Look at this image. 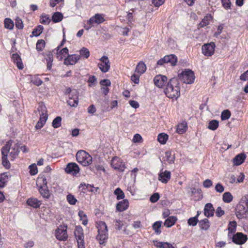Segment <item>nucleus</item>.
Wrapping results in <instances>:
<instances>
[{"label":"nucleus","mask_w":248,"mask_h":248,"mask_svg":"<svg viewBox=\"0 0 248 248\" xmlns=\"http://www.w3.org/2000/svg\"><path fill=\"white\" fill-rule=\"evenodd\" d=\"M164 93L167 96L171 99H177L180 95V86L178 79L177 78H171L168 82L164 90Z\"/></svg>","instance_id":"f257e3e1"},{"label":"nucleus","mask_w":248,"mask_h":248,"mask_svg":"<svg viewBox=\"0 0 248 248\" xmlns=\"http://www.w3.org/2000/svg\"><path fill=\"white\" fill-rule=\"evenodd\" d=\"M19 144L12 140H10L6 142L4 146L1 148V151L5 150L7 151L6 155L9 154V157L11 160H14L16 158L19 153Z\"/></svg>","instance_id":"f03ea898"},{"label":"nucleus","mask_w":248,"mask_h":248,"mask_svg":"<svg viewBox=\"0 0 248 248\" xmlns=\"http://www.w3.org/2000/svg\"><path fill=\"white\" fill-rule=\"evenodd\" d=\"M96 227L98 229V233L96 239L100 244H104L108 238V231L107 224L104 221H99L96 223Z\"/></svg>","instance_id":"7ed1b4c3"},{"label":"nucleus","mask_w":248,"mask_h":248,"mask_svg":"<svg viewBox=\"0 0 248 248\" xmlns=\"http://www.w3.org/2000/svg\"><path fill=\"white\" fill-rule=\"evenodd\" d=\"M76 158L78 162L84 166H87L92 162V157L83 150H80L77 152Z\"/></svg>","instance_id":"20e7f679"},{"label":"nucleus","mask_w":248,"mask_h":248,"mask_svg":"<svg viewBox=\"0 0 248 248\" xmlns=\"http://www.w3.org/2000/svg\"><path fill=\"white\" fill-rule=\"evenodd\" d=\"M178 77L180 80L186 84L193 83L195 78L193 72L189 69L182 72L178 75Z\"/></svg>","instance_id":"39448f33"},{"label":"nucleus","mask_w":248,"mask_h":248,"mask_svg":"<svg viewBox=\"0 0 248 248\" xmlns=\"http://www.w3.org/2000/svg\"><path fill=\"white\" fill-rule=\"evenodd\" d=\"M67 226L63 223L60 225L55 230V235L57 239L59 241H65L68 238L67 232Z\"/></svg>","instance_id":"423d86ee"},{"label":"nucleus","mask_w":248,"mask_h":248,"mask_svg":"<svg viewBox=\"0 0 248 248\" xmlns=\"http://www.w3.org/2000/svg\"><path fill=\"white\" fill-rule=\"evenodd\" d=\"M74 234L78 243V248H85L83 230L81 227L77 226Z\"/></svg>","instance_id":"0eeeda50"},{"label":"nucleus","mask_w":248,"mask_h":248,"mask_svg":"<svg viewBox=\"0 0 248 248\" xmlns=\"http://www.w3.org/2000/svg\"><path fill=\"white\" fill-rule=\"evenodd\" d=\"M235 215L239 219L248 217V207L239 203L235 209Z\"/></svg>","instance_id":"6e6552de"},{"label":"nucleus","mask_w":248,"mask_h":248,"mask_svg":"<svg viewBox=\"0 0 248 248\" xmlns=\"http://www.w3.org/2000/svg\"><path fill=\"white\" fill-rule=\"evenodd\" d=\"M111 166L115 170H117L120 171H124L125 168L124 163L117 156H115L112 159Z\"/></svg>","instance_id":"1a4fd4ad"},{"label":"nucleus","mask_w":248,"mask_h":248,"mask_svg":"<svg viewBox=\"0 0 248 248\" xmlns=\"http://www.w3.org/2000/svg\"><path fill=\"white\" fill-rule=\"evenodd\" d=\"M215 46L213 42L204 44L202 47V54L206 56H211L214 53Z\"/></svg>","instance_id":"9d476101"},{"label":"nucleus","mask_w":248,"mask_h":248,"mask_svg":"<svg viewBox=\"0 0 248 248\" xmlns=\"http://www.w3.org/2000/svg\"><path fill=\"white\" fill-rule=\"evenodd\" d=\"M100 62L98 63V67L103 73H106L110 68V62L108 58L106 56H103L100 59Z\"/></svg>","instance_id":"9b49d317"},{"label":"nucleus","mask_w":248,"mask_h":248,"mask_svg":"<svg viewBox=\"0 0 248 248\" xmlns=\"http://www.w3.org/2000/svg\"><path fill=\"white\" fill-rule=\"evenodd\" d=\"M248 240L247 235L242 232H237L232 237V242L237 245H242Z\"/></svg>","instance_id":"f8f14e48"},{"label":"nucleus","mask_w":248,"mask_h":248,"mask_svg":"<svg viewBox=\"0 0 248 248\" xmlns=\"http://www.w3.org/2000/svg\"><path fill=\"white\" fill-rule=\"evenodd\" d=\"M65 171L68 174L76 176L79 171V168L76 163H69L65 168Z\"/></svg>","instance_id":"ddd939ff"},{"label":"nucleus","mask_w":248,"mask_h":248,"mask_svg":"<svg viewBox=\"0 0 248 248\" xmlns=\"http://www.w3.org/2000/svg\"><path fill=\"white\" fill-rule=\"evenodd\" d=\"M78 92L76 90H73L71 94L69 95L67 103L71 107H76L78 106Z\"/></svg>","instance_id":"4468645a"},{"label":"nucleus","mask_w":248,"mask_h":248,"mask_svg":"<svg viewBox=\"0 0 248 248\" xmlns=\"http://www.w3.org/2000/svg\"><path fill=\"white\" fill-rule=\"evenodd\" d=\"M167 81V78L165 76L159 75L156 76L154 79L155 85L160 88H162Z\"/></svg>","instance_id":"2eb2a0df"},{"label":"nucleus","mask_w":248,"mask_h":248,"mask_svg":"<svg viewBox=\"0 0 248 248\" xmlns=\"http://www.w3.org/2000/svg\"><path fill=\"white\" fill-rule=\"evenodd\" d=\"M80 57V55L78 54L68 55L67 57L64 59V63L65 65H74L79 60Z\"/></svg>","instance_id":"dca6fc26"},{"label":"nucleus","mask_w":248,"mask_h":248,"mask_svg":"<svg viewBox=\"0 0 248 248\" xmlns=\"http://www.w3.org/2000/svg\"><path fill=\"white\" fill-rule=\"evenodd\" d=\"M160 172L158 175V180L161 181L162 183L166 184L170 180L171 177V173L170 171L165 170Z\"/></svg>","instance_id":"f3484780"},{"label":"nucleus","mask_w":248,"mask_h":248,"mask_svg":"<svg viewBox=\"0 0 248 248\" xmlns=\"http://www.w3.org/2000/svg\"><path fill=\"white\" fill-rule=\"evenodd\" d=\"M204 215L207 217H212L214 215L215 209L212 204L208 203L204 206Z\"/></svg>","instance_id":"a211bd4d"},{"label":"nucleus","mask_w":248,"mask_h":248,"mask_svg":"<svg viewBox=\"0 0 248 248\" xmlns=\"http://www.w3.org/2000/svg\"><path fill=\"white\" fill-rule=\"evenodd\" d=\"M246 158L245 154L241 153L235 156L233 159V163L234 165L239 166L244 162Z\"/></svg>","instance_id":"6ab92c4d"},{"label":"nucleus","mask_w":248,"mask_h":248,"mask_svg":"<svg viewBox=\"0 0 248 248\" xmlns=\"http://www.w3.org/2000/svg\"><path fill=\"white\" fill-rule=\"evenodd\" d=\"M27 203L30 206L37 208L41 205V202L36 198H30L27 200Z\"/></svg>","instance_id":"aec40b11"},{"label":"nucleus","mask_w":248,"mask_h":248,"mask_svg":"<svg viewBox=\"0 0 248 248\" xmlns=\"http://www.w3.org/2000/svg\"><path fill=\"white\" fill-rule=\"evenodd\" d=\"M129 206V202L127 200H123L119 202L116 206V209L118 211L122 212L126 210Z\"/></svg>","instance_id":"412c9836"},{"label":"nucleus","mask_w":248,"mask_h":248,"mask_svg":"<svg viewBox=\"0 0 248 248\" xmlns=\"http://www.w3.org/2000/svg\"><path fill=\"white\" fill-rule=\"evenodd\" d=\"M12 58L15 63H16L17 67L19 69L23 68V64L22 62L20 56L17 53H14L12 55Z\"/></svg>","instance_id":"4be33fe9"},{"label":"nucleus","mask_w":248,"mask_h":248,"mask_svg":"<svg viewBox=\"0 0 248 248\" xmlns=\"http://www.w3.org/2000/svg\"><path fill=\"white\" fill-rule=\"evenodd\" d=\"M48 118V115H40V118L37 122L35 128L37 129H41L46 124V122Z\"/></svg>","instance_id":"5701e85b"},{"label":"nucleus","mask_w":248,"mask_h":248,"mask_svg":"<svg viewBox=\"0 0 248 248\" xmlns=\"http://www.w3.org/2000/svg\"><path fill=\"white\" fill-rule=\"evenodd\" d=\"M212 19V17L211 15H207L205 16L202 20V21L199 24L198 28L199 29L202 28H203L209 24L210 20Z\"/></svg>","instance_id":"b1692460"},{"label":"nucleus","mask_w":248,"mask_h":248,"mask_svg":"<svg viewBox=\"0 0 248 248\" xmlns=\"http://www.w3.org/2000/svg\"><path fill=\"white\" fill-rule=\"evenodd\" d=\"M177 218L175 216L169 217L165 221L164 225L167 228L172 226L175 223Z\"/></svg>","instance_id":"393cba45"},{"label":"nucleus","mask_w":248,"mask_h":248,"mask_svg":"<svg viewBox=\"0 0 248 248\" xmlns=\"http://www.w3.org/2000/svg\"><path fill=\"white\" fill-rule=\"evenodd\" d=\"M45 59L47 62V69L50 70L53 61L52 53L50 51L46 52L45 55Z\"/></svg>","instance_id":"a878e982"},{"label":"nucleus","mask_w":248,"mask_h":248,"mask_svg":"<svg viewBox=\"0 0 248 248\" xmlns=\"http://www.w3.org/2000/svg\"><path fill=\"white\" fill-rule=\"evenodd\" d=\"M39 191L44 198L48 199L50 197V193L47 186H40Z\"/></svg>","instance_id":"bb28decb"},{"label":"nucleus","mask_w":248,"mask_h":248,"mask_svg":"<svg viewBox=\"0 0 248 248\" xmlns=\"http://www.w3.org/2000/svg\"><path fill=\"white\" fill-rule=\"evenodd\" d=\"M236 226H237V223L235 221H230L229 222V224L228 225V232H228V236L229 237H231L232 235V234H233L235 232L236 229Z\"/></svg>","instance_id":"cd10ccee"},{"label":"nucleus","mask_w":248,"mask_h":248,"mask_svg":"<svg viewBox=\"0 0 248 248\" xmlns=\"http://www.w3.org/2000/svg\"><path fill=\"white\" fill-rule=\"evenodd\" d=\"M187 128V125L186 122L183 121L177 125V132L180 134H182L186 132Z\"/></svg>","instance_id":"c85d7f7f"},{"label":"nucleus","mask_w":248,"mask_h":248,"mask_svg":"<svg viewBox=\"0 0 248 248\" xmlns=\"http://www.w3.org/2000/svg\"><path fill=\"white\" fill-rule=\"evenodd\" d=\"M6 152L5 150L4 151H1V154L2 155V165L6 168L9 169L10 167V163L8 160V155H6Z\"/></svg>","instance_id":"c756f323"},{"label":"nucleus","mask_w":248,"mask_h":248,"mask_svg":"<svg viewBox=\"0 0 248 248\" xmlns=\"http://www.w3.org/2000/svg\"><path fill=\"white\" fill-rule=\"evenodd\" d=\"M8 175L7 173L0 174V188L5 186L6 183L8 181Z\"/></svg>","instance_id":"7c9ffc66"},{"label":"nucleus","mask_w":248,"mask_h":248,"mask_svg":"<svg viewBox=\"0 0 248 248\" xmlns=\"http://www.w3.org/2000/svg\"><path fill=\"white\" fill-rule=\"evenodd\" d=\"M167 57L166 61L168 63H170L171 65L175 66L177 62V57L174 54H170L165 56Z\"/></svg>","instance_id":"2f4dec72"},{"label":"nucleus","mask_w":248,"mask_h":248,"mask_svg":"<svg viewBox=\"0 0 248 248\" xmlns=\"http://www.w3.org/2000/svg\"><path fill=\"white\" fill-rule=\"evenodd\" d=\"M146 70V66L145 63L142 62H140L137 65L136 72L140 73V74H142L144 73Z\"/></svg>","instance_id":"473e14b6"},{"label":"nucleus","mask_w":248,"mask_h":248,"mask_svg":"<svg viewBox=\"0 0 248 248\" xmlns=\"http://www.w3.org/2000/svg\"><path fill=\"white\" fill-rule=\"evenodd\" d=\"M162 222L161 221H157L155 222L152 225L153 229L156 234H159L161 232L160 228L162 225Z\"/></svg>","instance_id":"72a5a7b5"},{"label":"nucleus","mask_w":248,"mask_h":248,"mask_svg":"<svg viewBox=\"0 0 248 248\" xmlns=\"http://www.w3.org/2000/svg\"><path fill=\"white\" fill-rule=\"evenodd\" d=\"M199 226L200 228L204 230H207L210 227L209 222L208 219L205 218L199 222Z\"/></svg>","instance_id":"f704fd0d"},{"label":"nucleus","mask_w":248,"mask_h":248,"mask_svg":"<svg viewBox=\"0 0 248 248\" xmlns=\"http://www.w3.org/2000/svg\"><path fill=\"white\" fill-rule=\"evenodd\" d=\"M222 199L224 202L230 203L232 201L233 196L230 192H226L223 195Z\"/></svg>","instance_id":"c9c22d12"},{"label":"nucleus","mask_w":248,"mask_h":248,"mask_svg":"<svg viewBox=\"0 0 248 248\" xmlns=\"http://www.w3.org/2000/svg\"><path fill=\"white\" fill-rule=\"evenodd\" d=\"M68 53V49L67 47H64L57 53V57L60 60H62L64 57H65Z\"/></svg>","instance_id":"e433bc0d"},{"label":"nucleus","mask_w":248,"mask_h":248,"mask_svg":"<svg viewBox=\"0 0 248 248\" xmlns=\"http://www.w3.org/2000/svg\"><path fill=\"white\" fill-rule=\"evenodd\" d=\"M63 18V15L60 12H55L52 17V21L54 23H57L61 21Z\"/></svg>","instance_id":"4c0bfd02"},{"label":"nucleus","mask_w":248,"mask_h":248,"mask_svg":"<svg viewBox=\"0 0 248 248\" xmlns=\"http://www.w3.org/2000/svg\"><path fill=\"white\" fill-rule=\"evenodd\" d=\"M168 139V136L167 134L165 133H160L158 135L157 137L158 141L162 144H164L166 143V141Z\"/></svg>","instance_id":"58836bf2"},{"label":"nucleus","mask_w":248,"mask_h":248,"mask_svg":"<svg viewBox=\"0 0 248 248\" xmlns=\"http://www.w3.org/2000/svg\"><path fill=\"white\" fill-rule=\"evenodd\" d=\"M14 26V22L10 18H6L4 20V27L6 29L12 30Z\"/></svg>","instance_id":"ea45409f"},{"label":"nucleus","mask_w":248,"mask_h":248,"mask_svg":"<svg viewBox=\"0 0 248 248\" xmlns=\"http://www.w3.org/2000/svg\"><path fill=\"white\" fill-rule=\"evenodd\" d=\"M166 160L169 163L171 164L174 162L175 157L174 155H172L171 152L170 151H167L165 153Z\"/></svg>","instance_id":"a19ab883"},{"label":"nucleus","mask_w":248,"mask_h":248,"mask_svg":"<svg viewBox=\"0 0 248 248\" xmlns=\"http://www.w3.org/2000/svg\"><path fill=\"white\" fill-rule=\"evenodd\" d=\"M114 193L117 196V200L123 199L124 197V193L119 187L117 188L115 190Z\"/></svg>","instance_id":"79ce46f5"},{"label":"nucleus","mask_w":248,"mask_h":248,"mask_svg":"<svg viewBox=\"0 0 248 248\" xmlns=\"http://www.w3.org/2000/svg\"><path fill=\"white\" fill-rule=\"evenodd\" d=\"M62 118L60 116L56 117L52 122V126L55 128H59L61 125Z\"/></svg>","instance_id":"37998d69"},{"label":"nucleus","mask_w":248,"mask_h":248,"mask_svg":"<svg viewBox=\"0 0 248 248\" xmlns=\"http://www.w3.org/2000/svg\"><path fill=\"white\" fill-rule=\"evenodd\" d=\"M66 200L68 203L71 205H75L77 202V200L72 194H68L67 195Z\"/></svg>","instance_id":"c03bdc74"},{"label":"nucleus","mask_w":248,"mask_h":248,"mask_svg":"<svg viewBox=\"0 0 248 248\" xmlns=\"http://www.w3.org/2000/svg\"><path fill=\"white\" fill-rule=\"evenodd\" d=\"M218 126V122L217 120H212L209 123V125L208 126V128L209 129L215 130Z\"/></svg>","instance_id":"a18cd8bd"},{"label":"nucleus","mask_w":248,"mask_h":248,"mask_svg":"<svg viewBox=\"0 0 248 248\" xmlns=\"http://www.w3.org/2000/svg\"><path fill=\"white\" fill-rule=\"evenodd\" d=\"M43 27L41 25H39L36 29H34L32 32V35L33 36H38L43 31Z\"/></svg>","instance_id":"49530a36"},{"label":"nucleus","mask_w":248,"mask_h":248,"mask_svg":"<svg viewBox=\"0 0 248 248\" xmlns=\"http://www.w3.org/2000/svg\"><path fill=\"white\" fill-rule=\"evenodd\" d=\"M198 214L194 217H190L187 220L188 224L189 226H195L198 222Z\"/></svg>","instance_id":"de8ad7c7"},{"label":"nucleus","mask_w":248,"mask_h":248,"mask_svg":"<svg viewBox=\"0 0 248 248\" xmlns=\"http://www.w3.org/2000/svg\"><path fill=\"white\" fill-rule=\"evenodd\" d=\"M38 110L40 115H47L46 106L42 103H40L38 108Z\"/></svg>","instance_id":"09e8293b"},{"label":"nucleus","mask_w":248,"mask_h":248,"mask_svg":"<svg viewBox=\"0 0 248 248\" xmlns=\"http://www.w3.org/2000/svg\"><path fill=\"white\" fill-rule=\"evenodd\" d=\"M231 116V112L228 110H223L221 114V118L222 120H228Z\"/></svg>","instance_id":"8fccbe9b"},{"label":"nucleus","mask_w":248,"mask_h":248,"mask_svg":"<svg viewBox=\"0 0 248 248\" xmlns=\"http://www.w3.org/2000/svg\"><path fill=\"white\" fill-rule=\"evenodd\" d=\"M45 41L42 39L39 40L36 43V49L38 51H42L45 47Z\"/></svg>","instance_id":"3c124183"},{"label":"nucleus","mask_w":248,"mask_h":248,"mask_svg":"<svg viewBox=\"0 0 248 248\" xmlns=\"http://www.w3.org/2000/svg\"><path fill=\"white\" fill-rule=\"evenodd\" d=\"M82 188V190H87L88 191V189H91L92 188H94L95 189V191H97V189H98V187H95L93 186H92L89 184L86 185L85 184H80L79 186V188Z\"/></svg>","instance_id":"603ef678"},{"label":"nucleus","mask_w":248,"mask_h":248,"mask_svg":"<svg viewBox=\"0 0 248 248\" xmlns=\"http://www.w3.org/2000/svg\"><path fill=\"white\" fill-rule=\"evenodd\" d=\"M157 247L160 248H174L171 244L167 242H159Z\"/></svg>","instance_id":"864d4df0"},{"label":"nucleus","mask_w":248,"mask_h":248,"mask_svg":"<svg viewBox=\"0 0 248 248\" xmlns=\"http://www.w3.org/2000/svg\"><path fill=\"white\" fill-rule=\"evenodd\" d=\"M30 173L31 175H34L38 172L37 168L35 164H33L29 167Z\"/></svg>","instance_id":"5fc2aeb1"},{"label":"nucleus","mask_w":248,"mask_h":248,"mask_svg":"<svg viewBox=\"0 0 248 248\" xmlns=\"http://www.w3.org/2000/svg\"><path fill=\"white\" fill-rule=\"evenodd\" d=\"M80 55L82 57H84L85 58H88L90 56V51L89 50L83 47L79 51Z\"/></svg>","instance_id":"6e6d98bb"},{"label":"nucleus","mask_w":248,"mask_h":248,"mask_svg":"<svg viewBox=\"0 0 248 248\" xmlns=\"http://www.w3.org/2000/svg\"><path fill=\"white\" fill-rule=\"evenodd\" d=\"M31 82L37 86L41 85L43 83L42 80L38 77H34L32 78Z\"/></svg>","instance_id":"4d7b16f0"},{"label":"nucleus","mask_w":248,"mask_h":248,"mask_svg":"<svg viewBox=\"0 0 248 248\" xmlns=\"http://www.w3.org/2000/svg\"><path fill=\"white\" fill-rule=\"evenodd\" d=\"M50 22V19L46 16H42L40 19V22L43 24H48Z\"/></svg>","instance_id":"13d9d810"},{"label":"nucleus","mask_w":248,"mask_h":248,"mask_svg":"<svg viewBox=\"0 0 248 248\" xmlns=\"http://www.w3.org/2000/svg\"><path fill=\"white\" fill-rule=\"evenodd\" d=\"M159 194L158 193H155L151 196L150 200L152 202L155 203L159 200Z\"/></svg>","instance_id":"bf43d9fd"},{"label":"nucleus","mask_w":248,"mask_h":248,"mask_svg":"<svg viewBox=\"0 0 248 248\" xmlns=\"http://www.w3.org/2000/svg\"><path fill=\"white\" fill-rule=\"evenodd\" d=\"M94 16L96 20V23L100 24L104 21L103 17L100 14H97Z\"/></svg>","instance_id":"052dcab7"},{"label":"nucleus","mask_w":248,"mask_h":248,"mask_svg":"<svg viewBox=\"0 0 248 248\" xmlns=\"http://www.w3.org/2000/svg\"><path fill=\"white\" fill-rule=\"evenodd\" d=\"M100 84L102 87L105 86V87H108V86H110L111 82L109 79H105L102 80L100 81Z\"/></svg>","instance_id":"680f3d73"},{"label":"nucleus","mask_w":248,"mask_h":248,"mask_svg":"<svg viewBox=\"0 0 248 248\" xmlns=\"http://www.w3.org/2000/svg\"><path fill=\"white\" fill-rule=\"evenodd\" d=\"M215 189L217 192L222 193L224 190V187L221 184L217 183L215 186Z\"/></svg>","instance_id":"e2e57ef3"},{"label":"nucleus","mask_w":248,"mask_h":248,"mask_svg":"<svg viewBox=\"0 0 248 248\" xmlns=\"http://www.w3.org/2000/svg\"><path fill=\"white\" fill-rule=\"evenodd\" d=\"M16 26L18 29H22L23 28V24L22 20L19 18H16Z\"/></svg>","instance_id":"0e129e2a"},{"label":"nucleus","mask_w":248,"mask_h":248,"mask_svg":"<svg viewBox=\"0 0 248 248\" xmlns=\"http://www.w3.org/2000/svg\"><path fill=\"white\" fill-rule=\"evenodd\" d=\"M213 185L212 181L210 179H206L203 182V186L205 188H209L210 187Z\"/></svg>","instance_id":"69168bd1"},{"label":"nucleus","mask_w":248,"mask_h":248,"mask_svg":"<svg viewBox=\"0 0 248 248\" xmlns=\"http://www.w3.org/2000/svg\"><path fill=\"white\" fill-rule=\"evenodd\" d=\"M216 215L217 217H220L224 214V211L220 207H218L216 211Z\"/></svg>","instance_id":"338daca9"},{"label":"nucleus","mask_w":248,"mask_h":248,"mask_svg":"<svg viewBox=\"0 0 248 248\" xmlns=\"http://www.w3.org/2000/svg\"><path fill=\"white\" fill-rule=\"evenodd\" d=\"M239 203L248 207V195L243 197Z\"/></svg>","instance_id":"774afa93"}]
</instances>
